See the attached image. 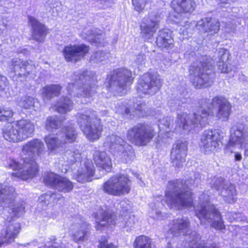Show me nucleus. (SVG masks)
<instances>
[{
  "instance_id": "f257e3e1",
  "label": "nucleus",
  "mask_w": 248,
  "mask_h": 248,
  "mask_svg": "<svg viewBox=\"0 0 248 248\" xmlns=\"http://www.w3.org/2000/svg\"><path fill=\"white\" fill-rule=\"evenodd\" d=\"M198 112L202 118L208 119L215 116L217 119L227 121L232 113V105L224 96L216 95L211 102L206 98H202L198 102Z\"/></svg>"
},
{
  "instance_id": "f03ea898",
  "label": "nucleus",
  "mask_w": 248,
  "mask_h": 248,
  "mask_svg": "<svg viewBox=\"0 0 248 248\" xmlns=\"http://www.w3.org/2000/svg\"><path fill=\"white\" fill-rule=\"evenodd\" d=\"M168 233L175 237L182 233L183 235H189L190 240L186 247L187 242H183L182 248H219L216 243L211 244L209 247L202 239L200 234L196 231L191 230L190 221L188 217L178 218L172 220L169 224Z\"/></svg>"
},
{
  "instance_id": "7ed1b4c3",
  "label": "nucleus",
  "mask_w": 248,
  "mask_h": 248,
  "mask_svg": "<svg viewBox=\"0 0 248 248\" xmlns=\"http://www.w3.org/2000/svg\"><path fill=\"white\" fill-rule=\"evenodd\" d=\"M77 123L89 141L94 142L102 137L104 125L101 119L93 111L88 114H80L77 119Z\"/></svg>"
},
{
  "instance_id": "20e7f679",
  "label": "nucleus",
  "mask_w": 248,
  "mask_h": 248,
  "mask_svg": "<svg viewBox=\"0 0 248 248\" xmlns=\"http://www.w3.org/2000/svg\"><path fill=\"white\" fill-rule=\"evenodd\" d=\"M35 126L30 120L21 119L16 121L11 127L3 131V137L11 142H19L32 136Z\"/></svg>"
},
{
  "instance_id": "39448f33",
  "label": "nucleus",
  "mask_w": 248,
  "mask_h": 248,
  "mask_svg": "<svg viewBox=\"0 0 248 248\" xmlns=\"http://www.w3.org/2000/svg\"><path fill=\"white\" fill-rule=\"evenodd\" d=\"M62 132L63 135L60 140L57 137H53L51 134L44 137V140L49 154L55 153L59 151H62L65 149L66 144L78 141V132L73 125L64 126Z\"/></svg>"
},
{
  "instance_id": "423d86ee",
  "label": "nucleus",
  "mask_w": 248,
  "mask_h": 248,
  "mask_svg": "<svg viewBox=\"0 0 248 248\" xmlns=\"http://www.w3.org/2000/svg\"><path fill=\"white\" fill-rule=\"evenodd\" d=\"M156 134L152 125L146 123H140L128 129L127 138L135 146L143 147L153 140Z\"/></svg>"
},
{
  "instance_id": "0eeeda50",
  "label": "nucleus",
  "mask_w": 248,
  "mask_h": 248,
  "mask_svg": "<svg viewBox=\"0 0 248 248\" xmlns=\"http://www.w3.org/2000/svg\"><path fill=\"white\" fill-rule=\"evenodd\" d=\"M212 69L211 63L206 60L200 61L196 64L194 63L190 66L189 76L194 75L190 81L196 89L206 88L211 86L213 80L211 73L207 71Z\"/></svg>"
},
{
  "instance_id": "6e6552de",
  "label": "nucleus",
  "mask_w": 248,
  "mask_h": 248,
  "mask_svg": "<svg viewBox=\"0 0 248 248\" xmlns=\"http://www.w3.org/2000/svg\"><path fill=\"white\" fill-rule=\"evenodd\" d=\"M7 168L16 171L11 173L12 176L23 180H27L36 176L39 170L38 165L33 156L23 158L22 165L16 160L11 159Z\"/></svg>"
},
{
  "instance_id": "1a4fd4ad",
  "label": "nucleus",
  "mask_w": 248,
  "mask_h": 248,
  "mask_svg": "<svg viewBox=\"0 0 248 248\" xmlns=\"http://www.w3.org/2000/svg\"><path fill=\"white\" fill-rule=\"evenodd\" d=\"M131 182L127 175L122 174L114 175L103 184L102 189L108 195L121 196L130 192Z\"/></svg>"
},
{
  "instance_id": "9d476101",
  "label": "nucleus",
  "mask_w": 248,
  "mask_h": 248,
  "mask_svg": "<svg viewBox=\"0 0 248 248\" xmlns=\"http://www.w3.org/2000/svg\"><path fill=\"white\" fill-rule=\"evenodd\" d=\"M133 81L134 78L130 70L124 68H118L114 70L110 76L107 88L109 89L116 83L119 89L122 91L126 90Z\"/></svg>"
},
{
  "instance_id": "9b49d317",
  "label": "nucleus",
  "mask_w": 248,
  "mask_h": 248,
  "mask_svg": "<svg viewBox=\"0 0 248 248\" xmlns=\"http://www.w3.org/2000/svg\"><path fill=\"white\" fill-rule=\"evenodd\" d=\"M90 47L85 44L65 46L62 53L67 62L76 63L83 59L90 52Z\"/></svg>"
},
{
  "instance_id": "f8f14e48",
  "label": "nucleus",
  "mask_w": 248,
  "mask_h": 248,
  "mask_svg": "<svg viewBox=\"0 0 248 248\" xmlns=\"http://www.w3.org/2000/svg\"><path fill=\"white\" fill-rule=\"evenodd\" d=\"M162 86L159 76L147 72L142 75L137 85L136 90L139 93L144 94L150 93L153 91L159 90Z\"/></svg>"
},
{
  "instance_id": "ddd939ff",
  "label": "nucleus",
  "mask_w": 248,
  "mask_h": 248,
  "mask_svg": "<svg viewBox=\"0 0 248 248\" xmlns=\"http://www.w3.org/2000/svg\"><path fill=\"white\" fill-rule=\"evenodd\" d=\"M223 137L216 130L208 129L204 131L201 138L202 146L204 153L217 151L222 145Z\"/></svg>"
},
{
  "instance_id": "4468645a",
  "label": "nucleus",
  "mask_w": 248,
  "mask_h": 248,
  "mask_svg": "<svg viewBox=\"0 0 248 248\" xmlns=\"http://www.w3.org/2000/svg\"><path fill=\"white\" fill-rule=\"evenodd\" d=\"M195 214L201 221L210 219V216L212 214L214 217L219 219L218 220L213 221L212 226L215 229L219 230L225 229V226L222 219L221 213L214 204L208 205V210L206 209L205 205L202 206L200 209L195 210Z\"/></svg>"
},
{
  "instance_id": "2eb2a0df",
  "label": "nucleus",
  "mask_w": 248,
  "mask_h": 248,
  "mask_svg": "<svg viewBox=\"0 0 248 248\" xmlns=\"http://www.w3.org/2000/svg\"><path fill=\"white\" fill-rule=\"evenodd\" d=\"M159 16L157 14H148L141 20L140 28L145 41L148 42L151 39L159 28Z\"/></svg>"
},
{
  "instance_id": "dca6fc26",
  "label": "nucleus",
  "mask_w": 248,
  "mask_h": 248,
  "mask_svg": "<svg viewBox=\"0 0 248 248\" xmlns=\"http://www.w3.org/2000/svg\"><path fill=\"white\" fill-rule=\"evenodd\" d=\"M28 19L31 27L32 39L38 43L44 42L49 33V29L33 16H29Z\"/></svg>"
},
{
  "instance_id": "f3484780",
  "label": "nucleus",
  "mask_w": 248,
  "mask_h": 248,
  "mask_svg": "<svg viewBox=\"0 0 248 248\" xmlns=\"http://www.w3.org/2000/svg\"><path fill=\"white\" fill-rule=\"evenodd\" d=\"M170 6L175 13L189 16L193 14L197 4L195 0H171Z\"/></svg>"
},
{
  "instance_id": "a211bd4d",
  "label": "nucleus",
  "mask_w": 248,
  "mask_h": 248,
  "mask_svg": "<svg viewBox=\"0 0 248 248\" xmlns=\"http://www.w3.org/2000/svg\"><path fill=\"white\" fill-rule=\"evenodd\" d=\"M93 160L99 170L106 173L111 172L112 169L111 159L104 151L96 150L93 155Z\"/></svg>"
},
{
  "instance_id": "6ab92c4d",
  "label": "nucleus",
  "mask_w": 248,
  "mask_h": 248,
  "mask_svg": "<svg viewBox=\"0 0 248 248\" xmlns=\"http://www.w3.org/2000/svg\"><path fill=\"white\" fill-rule=\"evenodd\" d=\"M174 41L171 32L163 29L158 31L155 41V46L159 49L170 50L174 47Z\"/></svg>"
},
{
  "instance_id": "aec40b11",
  "label": "nucleus",
  "mask_w": 248,
  "mask_h": 248,
  "mask_svg": "<svg viewBox=\"0 0 248 248\" xmlns=\"http://www.w3.org/2000/svg\"><path fill=\"white\" fill-rule=\"evenodd\" d=\"M117 216L112 211L107 209L101 214V218L99 221H96L95 228L97 231H103L112 228L116 224Z\"/></svg>"
},
{
  "instance_id": "412c9836",
  "label": "nucleus",
  "mask_w": 248,
  "mask_h": 248,
  "mask_svg": "<svg viewBox=\"0 0 248 248\" xmlns=\"http://www.w3.org/2000/svg\"><path fill=\"white\" fill-rule=\"evenodd\" d=\"M201 26L203 33H206L209 36H213L219 32L220 25L217 19L206 17L202 21Z\"/></svg>"
},
{
  "instance_id": "4be33fe9",
  "label": "nucleus",
  "mask_w": 248,
  "mask_h": 248,
  "mask_svg": "<svg viewBox=\"0 0 248 248\" xmlns=\"http://www.w3.org/2000/svg\"><path fill=\"white\" fill-rule=\"evenodd\" d=\"M24 147L27 151L33 153L34 155L37 156H40L45 149L44 143L37 139H33L27 142Z\"/></svg>"
},
{
  "instance_id": "5701e85b",
  "label": "nucleus",
  "mask_w": 248,
  "mask_h": 248,
  "mask_svg": "<svg viewBox=\"0 0 248 248\" xmlns=\"http://www.w3.org/2000/svg\"><path fill=\"white\" fill-rule=\"evenodd\" d=\"M193 195L191 191L186 190L177 193L176 198L182 207L191 208L194 207Z\"/></svg>"
},
{
  "instance_id": "b1692460",
  "label": "nucleus",
  "mask_w": 248,
  "mask_h": 248,
  "mask_svg": "<svg viewBox=\"0 0 248 248\" xmlns=\"http://www.w3.org/2000/svg\"><path fill=\"white\" fill-rule=\"evenodd\" d=\"M55 107L58 112L65 114L72 110L73 108V102L69 97L62 96L61 99L57 102Z\"/></svg>"
},
{
  "instance_id": "393cba45",
  "label": "nucleus",
  "mask_w": 248,
  "mask_h": 248,
  "mask_svg": "<svg viewBox=\"0 0 248 248\" xmlns=\"http://www.w3.org/2000/svg\"><path fill=\"white\" fill-rule=\"evenodd\" d=\"M134 248H155L152 239L145 235L137 236L133 243Z\"/></svg>"
},
{
  "instance_id": "a878e982",
  "label": "nucleus",
  "mask_w": 248,
  "mask_h": 248,
  "mask_svg": "<svg viewBox=\"0 0 248 248\" xmlns=\"http://www.w3.org/2000/svg\"><path fill=\"white\" fill-rule=\"evenodd\" d=\"M62 87L59 85L51 84L43 88V95L47 99H50L60 95Z\"/></svg>"
},
{
  "instance_id": "bb28decb",
  "label": "nucleus",
  "mask_w": 248,
  "mask_h": 248,
  "mask_svg": "<svg viewBox=\"0 0 248 248\" xmlns=\"http://www.w3.org/2000/svg\"><path fill=\"white\" fill-rule=\"evenodd\" d=\"M61 175L51 171L46 172L44 175L43 182L46 186L56 188Z\"/></svg>"
},
{
  "instance_id": "cd10ccee",
  "label": "nucleus",
  "mask_w": 248,
  "mask_h": 248,
  "mask_svg": "<svg viewBox=\"0 0 248 248\" xmlns=\"http://www.w3.org/2000/svg\"><path fill=\"white\" fill-rule=\"evenodd\" d=\"M56 188L60 192L69 193L73 189L74 185L67 178L61 176Z\"/></svg>"
},
{
  "instance_id": "c85d7f7f",
  "label": "nucleus",
  "mask_w": 248,
  "mask_h": 248,
  "mask_svg": "<svg viewBox=\"0 0 248 248\" xmlns=\"http://www.w3.org/2000/svg\"><path fill=\"white\" fill-rule=\"evenodd\" d=\"M8 208L11 210L9 212L12 214L13 217H17L20 215L25 213V206L22 203H16L15 202V199L13 200L10 199L8 202Z\"/></svg>"
},
{
  "instance_id": "c756f323",
  "label": "nucleus",
  "mask_w": 248,
  "mask_h": 248,
  "mask_svg": "<svg viewBox=\"0 0 248 248\" xmlns=\"http://www.w3.org/2000/svg\"><path fill=\"white\" fill-rule=\"evenodd\" d=\"M19 69L20 71L24 72V73L19 74L18 77H27L35 69V65L31 63L28 61H22L19 64Z\"/></svg>"
},
{
  "instance_id": "7c9ffc66",
  "label": "nucleus",
  "mask_w": 248,
  "mask_h": 248,
  "mask_svg": "<svg viewBox=\"0 0 248 248\" xmlns=\"http://www.w3.org/2000/svg\"><path fill=\"white\" fill-rule=\"evenodd\" d=\"M61 124V121L56 116L47 117L45 123V128L47 131L58 129Z\"/></svg>"
},
{
  "instance_id": "2f4dec72",
  "label": "nucleus",
  "mask_w": 248,
  "mask_h": 248,
  "mask_svg": "<svg viewBox=\"0 0 248 248\" xmlns=\"http://www.w3.org/2000/svg\"><path fill=\"white\" fill-rule=\"evenodd\" d=\"M181 148H186V145L183 142L177 143L176 146L173 148L171 151V155L175 156L174 158L172 159V162H174L175 161H179L180 162L183 163L185 162V158L184 157L181 158L180 156H178L181 153ZM187 149H186V150Z\"/></svg>"
},
{
  "instance_id": "473e14b6",
  "label": "nucleus",
  "mask_w": 248,
  "mask_h": 248,
  "mask_svg": "<svg viewBox=\"0 0 248 248\" xmlns=\"http://www.w3.org/2000/svg\"><path fill=\"white\" fill-rule=\"evenodd\" d=\"M85 170L79 173L78 176H83V178L86 179L87 181H90V178L93 177L95 173V168L93 164L90 163H86L85 164Z\"/></svg>"
},
{
  "instance_id": "72a5a7b5",
  "label": "nucleus",
  "mask_w": 248,
  "mask_h": 248,
  "mask_svg": "<svg viewBox=\"0 0 248 248\" xmlns=\"http://www.w3.org/2000/svg\"><path fill=\"white\" fill-rule=\"evenodd\" d=\"M89 231L78 230L72 235L73 241L76 243L83 242L87 240Z\"/></svg>"
},
{
  "instance_id": "f704fd0d",
  "label": "nucleus",
  "mask_w": 248,
  "mask_h": 248,
  "mask_svg": "<svg viewBox=\"0 0 248 248\" xmlns=\"http://www.w3.org/2000/svg\"><path fill=\"white\" fill-rule=\"evenodd\" d=\"M150 2L151 0H132L134 10L139 13L143 12L146 5Z\"/></svg>"
},
{
  "instance_id": "c9c22d12",
  "label": "nucleus",
  "mask_w": 248,
  "mask_h": 248,
  "mask_svg": "<svg viewBox=\"0 0 248 248\" xmlns=\"http://www.w3.org/2000/svg\"><path fill=\"white\" fill-rule=\"evenodd\" d=\"M98 248H119L117 245L113 243H108V238L106 236H102L98 240Z\"/></svg>"
},
{
  "instance_id": "e433bc0d",
  "label": "nucleus",
  "mask_w": 248,
  "mask_h": 248,
  "mask_svg": "<svg viewBox=\"0 0 248 248\" xmlns=\"http://www.w3.org/2000/svg\"><path fill=\"white\" fill-rule=\"evenodd\" d=\"M13 111L8 108L2 107V121L8 122L13 119L14 116Z\"/></svg>"
},
{
  "instance_id": "4c0bfd02",
  "label": "nucleus",
  "mask_w": 248,
  "mask_h": 248,
  "mask_svg": "<svg viewBox=\"0 0 248 248\" xmlns=\"http://www.w3.org/2000/svg\"><path fill=\"white\" fill-rule=\"evenodd\" d=\"M186 114H181L178 116L177 118V123L179 124V126L181 127L183 129H186L187 128L188 124Z\"/></svg>"
},
{
  "instance_id": "58836bf2",
  "label": "nucleus",
  "mask_w": 248,
  "mask_h": 248,
  "mask_svg": "<svg viewBox=\"0 0 248 248\" xmlns=\"http://www.w3.org/2000/svg\"><path fill=\"white\" fill-rule=\"evenodd\" d=\"M22 104L24 109H31L34 107V99L32 97L26 96L22 101Z\"/></svg>"
},
{
  "instance_id": "ea45409f",
  "label": "nucleus",
  "mask_w": 248,
  "mask_h": 248,
  "mask_svg": "<svg viewBox=\"0 0 248 248\" xmlns=\"http://www.w3.org/2000/svg\"><path fill=\"white\" fill-rule=\"evenodd\" d=\"M9 83L8 78L4 76L0 75V91H5L9 86Z\"/></svg>"
},
{
  "instance_id": "a19ab883",
  "label": "nucleus",
  "mask_w": 248,
  "mask_h": 248,
  "mask_svg": "<svg viewBox=\"0 0 248 248\" xmlns=\"http://www.w3.org/2000/svg\"><path fill=\"white\" fill-rule=\"evenodd\" d=\"M130 212L128 211L127 208H124L123 207L120 211V216L121 217H128L129 218L130 217Z\"/></svg>"
},
{
  "instance_id": "79ce46f5",
  "label": "nucleus",
  "mask_w": 248,
  "mask_h": 248,
  "mask_svg": "<svg viewBox=\"0 0 248 248\" xmlns=\"http://www.w3.org/2000/svg\"><path fill=\"white\" fill-rule=\"evenodd\" d=\"M56 240L57 239L55 237H53L50 240V242L52 245L48 248H62V247L56 246L53 245L56 243Z\"/></svg>"
},
{
  "instance_id": "37998d69",
  "label": "nucleus",
  "mask_w": 248,
  "mask_h": 248,
  "mask_svg": "<svg viewBox=\"0 0 248 248\" xmlns=\"http://www.w3.org/2000/svg\"><path fill=\"white\" fill-rule=\"evenodd\" d=\"M242 156L241 154L239 152H236L234 154V160L235 161H240L242 160Z\"/></svg>"
},
{
  "instance_id": "c03bdc74",
  "label": "nucleus",
  "mask_w": 248,
  "mask_h": 248,
  "mask_svg": "<svg viewBox=\"0 0 248 248\" xmlns=\"http://www.w3.org/2000/svg\"><path fill=\"white\" fill-rule=\"evenodd\" d=\"M222 67V68L221 69V72L224 73H228L229 72V69L227 65L225 63L223 62Z\"/></svg>"
},
{
  "instance_id": "a18cd8bd",
  "label": "nucleus",
  "mask_w": 248,
  "mask_h": 248,
  "mask_svg": "<svg viewBox=\"0 0 248 248\" xmlns=\"http://www.w3.org/2000/svg\"><path fill=\"white\" fill-rule=\"evenodd\" d=\"M234 144H235L234 141H233L232 140H229L228 142L227 143V144L226 145V148H229L230 147H232L234 145Z\"/></svg>"
},
{
  "instance_id": "49530a36",
  "label": "nucleus",
  "mask_w": 248,
  "mask_h": 248,
  "mask_svg": "<svg viewBox=\"0 0 248 248\" xmlns=\"http://www.w3.org/2000/svg\"><path fill=\"white\" fill-rule=\"evenodd\" d=\"M130 112H131V110H130V108H126L124 110V114H126V115H129L130 114Z\"/></svg>"
},
{
  "instance_id": "de8ad7c7",
  "label": "nucleus",
  "mask_w": 248,
  "mask_h": 248,
  "mask_svg": "<svg viewBox=\"0 0 248 248\" xmlns=\"http://www.w3.org/2000/svg\"><path fill=\"white\" fill-rule=\"evenodd\" d=\"M141 105H142L141 104L138 105V107L136 109L139 111L141 112L142 111Z\"/></svg>"
},
{
  "instance_id": "09e8293b",
  "label": "nucleus",
  "mask_w": 248,
  "mask_h": 248,
  "mask_svg": "<svg viewBox=\"0 0 248 248\" xmlns=\"http://www.w3.org/2000/svg\"><path fill=\"white\" fill-rule=\"evenodd\" d=\"M4 192H5L4 188H3L2 187L0 188V198L3 194H4Z\"/></svg>"
},
{
  "instance_id": "8fccbe9b",
  "label": "nucleus",
  "mask_w": 248,
  "mask_h": 248,
  "mask_svg": "<svg viewBox=\"0 0 248 248\" xmlns=\"http://www.w3.org/2000/svg\"><path fill=\"white\" fill-rule=\"evenodd\" d=\"M2 107L0 106V122L2 121Z\"/></svg>"
},
{
  "instance_id": "3c124183",
  "label": "nucleus",
  "mask_w": 248,
  "mask_h": 248,
  "mask_svg": "<svg viewBox=\"0 0 248 248\" xmlns=\"http://www.w3.org/2000/svg\"><path fill=\"white\" fill-rule=\"evenodd\" d=\"M170 193H166L165 194V196L167 197V198H169L170 197Z\"/></svg>"
},
{
  "instance_id": "603ef678",
  "label": "nucleus",
  "mask_w": 248,
  "mask_h": 248,
  "mask_svg": "<svg viewBox=\"0 0 248 248\" xmlns=\"http://www.w3.org/2000/svg\"><path fill=\"white\" fill-rule=\"evenodd\" d=\"M54 194H55L54 193H52L51 194L50 196H51V197H52V195H54Z\"/></svg>"
},
{
  "instance_id": "864d4df0",
  "label": "nucleus",
  "mask_w": 248,
  "mask_h": 248,
  "mask_svg": "<svg viewBox=\"0 0 248 248\" xmlns=\"http://www.w3.org/2000/svg\"><path fill=\"white\" fill-rule=\"evenodd\" d=\"M4 202V199H2V201H1V202Z\"/></svg>"
},
{
  "instance_id": "5fc2aeb1",
  "label": "nucleus",
  "mask_w": 248,
  "mask_h": 248,
  "mask_svg": "<svg viewBox=\"0 0 248 248\" xmlns=\"http://www.w3.org/2000/svg\"><path fill=\"white\" fill-rule=\"evenodd\" d=\"M209 202V201H207V202H206V203L207 204V203Z\"/></svg>"
}]
</instances>
